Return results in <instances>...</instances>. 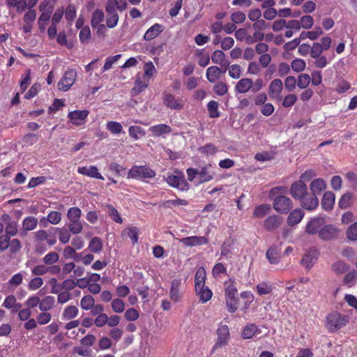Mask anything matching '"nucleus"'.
Instances as JSON below:
<instances>
[{
  "label": "nucleus",
  "instance_id": "obj_1",
  "mask_svg": "<svg viewBox=\"0 0 357 357\" xmlns=\"http://www.w3.org/2000/svg\"><path fill=\"white\" fill-rule=\"evenodd\" d=\"M56 233L52 231L40 229L33 233L34 252L43 255L56 243Z\"/></svg>",
  "mask_w": 357,
  "mask_h": 357
},
{
  "label": "nucleus",
  "instance_id": "obj_2",
  "mask_svg": "<svg viewBox=\"0 0 357 357\" xmlns=\"http://www.w3.org/2000/svg\"><path fill=\"white\" fill-rule=\"evenodd\" d=\"M226 294V304L228 310L230 312H234L241 305H243V310L248 307L249 303L253 300L252 297L249 296V291H242L241 294V298L237 296V291H227Z\"/></svg>",
  "mask_w": 357,
  "mask_h": 357
},
{
  "label": "nucleus",
  "instance_id": "obj_3",
  "mask_svg": "<svg viewBox=\"0 0 357 357\" xmlns=\"http://www.w3.org/2000/svg\"><path fill=\"white\" fill-rule=\"evenodd\" d=\"M349 321L348 315L333 311L326 317V327L330 333H335L345 326Z\"/></svg>",
  "mask_w": 357,
  "mask_h": 357
},
{
  "label": "nucleus",
  "instance_id": "obj_4",
  "mask_svg": "<svg viewBox=\"0 0 357 357\" xmlns=\"http://www.w3.org/2000/svg\"><path fill=\"white\" fill-rule=\"evenodd\" d=\"M156 173L149 165H134L129 170L127 176L128 179L146 181L155 178Z\"/></svg>",
  "mask_w": 357,
  "mask_h": 357
},
{
  "label": "nucleus",
  "instance_id": "obj_5",
  "mask_svg": "<svg viewBox=\"0 0 357 357\" xmlns=\"http://www.w3.org/2000/svg\"><path fill=\"white\" fill-rule=\"evenodd\" d=\"M165 181L170 186L181 191H187L189 189V184L185 178L184 174L179 170L176 169L172 174H168Z\"/></svg>",
  "mask_w": 357,
  "mask_h": 357
},
{
  "label": "nucleus",
  "instance_id": "obj_6",
  "mask_svg": "<svg viewBox=\"0 0 357 357\" xmlns=\"http://www.w3.org/2000/svg\"><path fill=\"white\" fill-rule=\"evenodd\" d=\"M162 102L163 104L171 109L181 110L184 108L185 102L179 97H176L172 93L164 91L162 93Z\"/></svg>",
  "mask_w": 357,
  "mask_h": 357
},
{
  "label": "nucleus",
  "instance_id": "obj_7",
  "mask_svg": "<svg viewBox=\"0 0 357 357\" xmlns=\"http://www.w3.org/2000/svg\"><path fill=\"white\" fill-rule=\"evenodd\" d=\"M293 207L292 201L287 196H277L273 201V208L281 214H287Z\"/></svg>",
  "mask_w": 357,
  "mask_h": 357
},
{
  "label": "nucleus",
  "instance_id": "obj_8",
  "mask_svg": "<svg viewBox=\"0 0 357 357\" xmlns=\"http://www.w3.org/2000/svg\"><path fill=\"white\" fill-rule=\"evenodd\" d=\"M218 338L215 345L213 347V351L222 348L228 344L229 340V330L227 325H221L217 330Z\"/></svg>",
  "mask_w": 357,
  "mask_h": 357
},
{
  "label": "nucleus",
  "instance_id": "obj_9",
  "mask_svg": "<svg viewBox=\"0 0 357 357\" xmlns=\"http://www.w3.org/2000/svg\"><path fill=\"white\" fill-rule=\"evenodd\" d=\"M77 76L75 70H68L58 83L59 90L67 91L74 84Z\"/></svg>",
  "mask_w": 357,
  "mask_h": 357
},
{
  "label": "nucleus",
  "instance_id": "obj_10",
  "mask_svg": "<svg viewBox=\"0 0 357 357\" xmlns=\"http://www.w3.org/2000/svg\"><path fill=\"white\" fill-rule=\"evenodd\" d=\"M340 229L332 225H324L320 230L319 238L323 241H332L338 237Z\"/></svg>",
  "mask_w": 357,
  "mask_h": 357
},
{
  "label": "nucleus",
  "instance_id": "obj_11",
  "mask_svg": "<svg viewBox=\"0 0 357 357\" xmlns=\"http://www.w3.org/2000/svg\"><path fill=\"white\" fill-rule=\"evenodd\" d=\"M325 225V220L321 217H315L309 220L305 226V232L310 235L319 234L320 230Z\"/></svg>",
  "mask_w": 357,
  "mask_h": 357
},
{
  "label": "nucleus",
  "instance_id": "obj_12",
  "mask_svg": "<svg viewBox=\"0 0 357 357\" xmlns=\"http://www.w3.org/2000/svg\"><path fill=\"white\" fill-rule=\"evenodd\" d=\"M89 114V112L86 109L74 110L68 114V118L72 124L79 126L85 123Z\"/></svg>",
  "mask_w": 357,
  "mask_h": 357
},
{
  "label": "nucleus",
  "instance_id": "obj_13",
  "mask_svg": "<svg viewBox=\"0 0 357 357\" xmlns=\"http://www.w3.org/2000/svg\"><path fill=\"white\" fill-rule=\"evenodd\" d=\"M307 192V185L303 181H298L292 183L290 188V194L295 199L300 201Z\"/></svg>",
  "mask_w": 357,
  "mask_h": 357
},
{
  "label": "nucleus",
  "instance_id": "obj_14",
  "mask_svg": "<svg viewBox=\"0 0 357 357\" xmlns=\"http://www.w3.org/2000/svg\"><path fill=\"white\" fill-rule=\"evenodd\" d=\"M283 89V84L281 79H273L268 87V94L273 99L281 100L282 96L281 95Z\"/></svg>",
  "mask_w": 357,
  "mask_h": 357
},
{
  "label": "nucleus",
  "instance_id": "obj_15",
  "mask_svg": "<svg viewBox=\"0 0 357 357\" xmlns=\"http://www.w3.org/2000/svg\"><path fill=\"white\" fill-rule=\"evenodd\" d=\"M283 222V218L278 215L268 216L264 221V227L268 231L276 230Z\"/></svg>",
  "mask_w": 357,
  "mask_h": 357
},
{
  "label": "nucleus",
  "instance_id": "obj_16",
  "mask_svg": "<svg viewBox=\"0 0 357 357\" xmlns=\"http://www.w3.org/2000/svg\"><path fill=\"white\" fill-rule=\"evenodd\" d=\"M179 242L187 247H195L207 244L208 240L205 236H192L182 238Z\"/></svg>",
  "mask_w": 357,
  "mask_h": 357
},
{
  "label": "nucleus",
  "instance_id": "obj_17",
  "mask_svg": "<svg viewBox=\"0 0 357 357\" xmlns=\"http://www.w3.org/2000/svg\"><path fill=\"white\" fill-rule=\"evenodd\" d=\"M301 205L303 208L308 210H314L319 205L317 197L313 194L307 192L302 199H300Z\"/></svg>",
  "mask_w": 357,
  "mask_h": 357
},
{
  "label": "nucleus",
  "instance_id": "obj_18",
  "mask_svg": "<svg viewBox=\"0 0 357 357\" xmlns=\"http://www.w3.org/2000/svg\"><path fill=\"white\" fill-rule=\"evenodd\" d=\"M319 252L315 248H312L307 251L301 259V264L305 268L310 269L317 261Z\"/></svg>",
  "mask_w": 357,
  "mask_h": 357
},
{
  "label": "nucleus",
  "instance_id": "obj_19",
  "mask_svg": "<svg viewBox=\"0 0 357 357\" xmlns=\"http://www.w3.org/2000/svg\"><path fill=\"white\" fill-rule=\"evenodd\" d=\"M206 271L204 268H199L195 275V290H210L208 287H205Z\"/></svg>",
  "mask_w": 357,
  "mask_h": 357
},
{
  "label": "nucleus",
  "instance_id": "obj_20",
  "mask_svg": "<svg viewBox=\"0 0 357 357\" xmlns=\"http://www.w3.org/2000/svg\"><path fill=\"white\" fill-rule=\"evenodd\" d=\"M77 172L80 174L91 177L95 178L100 180H104V177L99 172L97 167L94 165H91L89 167H79L77 169Z\"/></svg>",
  "mask_w": 357,
  "mask_h": 357
},
{
  "label": "nucleus",
  "instance_id": "obj_21",
  "mask_svg": "<svg viewBox=\"0 0 357 357\" xmlns=\"http://www.w3.org/2000/svg\"><path fill=\"white\" fill-rule=\"evenodd\" d=\"M149 84V79L146 77L140 76L139 75H137L136 79L135 81V86L132 89V93L134 96H137L141 92L144 91Z\"/></svg>",
  "mask_w": 357,
  "mask_h": 357
},
{
  "label": "nucleus",
  "instance_id": "obj_22",
  "mask_svg": "<svg viewBox=\"0 0 357 357\" xmlns=\"http://www.w3.org/2000/svg\"><path fill=\"white\" fill-rule=\"evenodd\" d=\"M225 54L222 50H215L211 55L213 63L219 64L223 68V73H226L229 66V61L225 59Z\"/></svg>",
  "mask_w": 357,
  "mask_h": 357
},
{
  "label": "nucleus",
  "instance_id": "obj_23",
  "mask_svg": "<svg viewBox=\"0 0 357 357\" xmlns=\"http://www.w3.org/2000/svg\"><path fill=\"white\" fill-rule=\"evenodd\" d=\"M164 30V26L158 23L151 26L144 33V39L146 41L151 40L157 38Z\"/></svg>",
  "mask_w": 357,
  "mask_h": 357
},
{
  "label": "nucleus",
  "instance_id": "obj_24",
  "mask_svg": "<svg viewBox=\"0 0 357 357\" xmlns=\"http://www.w3.org/2000/svg\"><path fill=\"white\" fill-rule=\"evenodd\" d=\"M149 130L155 137H159L163 135L169 134L172 131L169 126L163 123L151 126Z\"/></svg>",
  "mask_w": 357,
  "mask_h": 357
},
{
  "label": "nucleus",
  "instance_id": "obj_25",
  "mask_svg": "<svg viewBox=\"0 0 357 357\" xmlns=\"http://www.w3.org/2000/svg\"><path fill=\"white\" fill-rule=\"evenodd\" d=\"M305 213L301 208H296L290 212L287 217V224L289 226L298 225L304 218Z\"/></svg>",
  "mask_w": 357,
  "mask_h": 357
},
{
  "label": "nucleus",
  "instance_id": "obj_26",
  "mask_svg": "<svg viewBox=\"0 0 357 357\" xmlns=\"http://www.w3.org/2000/svg\"><path fill=\"white\" fill-rule=\"evenodd\" d=\"M223 73V68L216 66H212L207 68L206 76L208 81L211 83H215L220 79L221 74Z\"/></svg>",
  "mask_w": 357,
  "mask_h": 357
},
{
  "label": "nucleus",
  "instance_id": "obj_27",
  "mask_svg": "<svg viewBox=\"0 0 357 357\" xmlns=\"http://www.w3.org/2000/svg\"><path fill=\"white\" fill-rule=\"evenodd\" d=\"M252 79L250 78L241 79L235 86V91L239 93H246L249 91H252Z\"/></svg>",
  "mask_w": 357,
  "mask_h": 357
},
{
  "label": "nucleus",
  "instance_id": "obj_28",
  "mask_svg": "<svg viewBox=\"0 0 357 357\" xmlns=\"http://www.w3.org/2000/svg\"><path fill=\"white\" fill-rule=\"evenodd\" d=\"M335 194L331 191L326 192L321 199V206L325 211H331L334 206Z\"/></svg>",
  "mask_w": 357,
  "mask_h": 357
},
{
  "label": "nucleus",
  "instance_id": "obj_29",
  "mask_svg": "<svg viewBox=\"0 0 357 357\" xmlns=\"http://www.w3.org/2000/svg\"><path fill=\"white\" fill-rule=\"evenodd\" d=\"M326 188V183L321 178H316L310 183V190L312 194L317 197Z\"/></svg>",
  "mask_w": 357,
  "mask_h": 357
},
{
  "label": "nucleus",
  "instance_id": "obj_30",
  "mask_svg": "<svg viewBox=\"0 0 357 357\" xmlns=\"http://www.w3.org/2000/svg\"><path fill=\"white\" fill-rule=\"evenodd\" d=\"M50 231H52V233H59V241L66 244L69 242L70 239V231L68 229L64 228H58V227H52Z\"/></svg>",
  "mask_w": 357,
  "mask_h": 357
},
{
  "label": "nucleus",
  "instance_id": "obj_31",
  "mask_svg": "<svg viewBox=\"0 0 357 357\" xmlns=\"http://www.w3.org/2000/svg\"><path fill=\"white\" fill-rule=\"evenodd\" d=\"M38 223V221L36 217H26L22 221V229L24 231H32L36 228Z\"/></svg>",
  "mask_w": 357,
  "mask_h": 357
},
{
  "label": "nucleus",
  "instance_id": "obj_32",
  "mask_svg": "<svg viewBox=\"0 0 357 357\" xmlns=\"http://www.w3.org/2000/svg\"><path fill=\"white\" fill-rule=\"evenodd\" d=\"M266 257L268 261L272 264H278L280 261V252L275 246L271 247L266 251Z\"/></svg>",
  "mask_w": 357,
  "mask_h": 357
},
{
  "label": "nucleus",
  "instance_id": "obj_33",
  "mask_svg": "<svg viewBox=\"0 0 357 357\" xmlns=\"http://www.w3.org/2000/svg\"><path fill=\"white\" fill-rule=\"evenodd\" d=\"M3 305L8 309H11L12 313L17 312L22 307L20 303L16 302V298L13 296H7L3 302Z\"/></svg>",
  "mask_w": 357,
  "mask_h": 357
},
{
  "label": "nucleus",
  "instance_id": "obj_34",
  "mask_svg": "<svg viewBox=\"0 0 357 357\" xmlns=\"http://www.w3.org/2000/svg\"><path fill=\"white\" fill-rule=\"evenodd\" d=\"M79 310L75 305L66 307L62 313V319L63 320H71L78 315Z\"/></svg>",
  "mask_w": 357,
  "mask_h": 357
},
{
  "label": "nucleus",
  "instance_id": "obj_35",
  "mask_svg": "<svg viewBox=\"0 0 357 357\" xmlns=\"http://www.w3.org/2000/svg\"><path fill=\"white\" fill-rule=\"evenodd\" d=\"M105 18V14L100 9H96L93 11L91 20V25L95 29L98 24H101Z\"/></svg>",
  "mask_w": 357,
  "mask_h": 357
},
{
  "label": "nucleus",
  "instance_id": "obj_36",
  "mask_svg": "<svg viewBox=\"0 0 357 357\" xmlns=\"http://www.w3.org/2000/svg\"><path fill=\"white\" fill-rule=\"evenodd\" d=\"M105 207L107 208V214L111 218V219L116 222L121 224L123 222V218H121L120 213L116 209V208L112 204H107L105 205Z\"/></svg>",
  "mask_w": 357,
  "mask_h": 357
},
{
  "label": "nucleus",
  "instance_id": "obj_37",
  "mask_svg": "<svg viewBox=\"0 0 357 357\" xmlns=\"http://www.w3.org/2000/svg\"><path fill=\"white\" fill-rule=\"evenodd\" d=\"M139 229L137 227H130L123 230V234L127 235L132 241L133 245L137 243Z\"/></svg>",
  "mask_w": 357,
  "mask_h": 357
},
{
  "label": "nucleus",
  "instance_id": "obj_38",
  "mask_svg": "<svg viewBox=\"0 0 357 357\" xmlns=\"http://www.w3.org/2000/svg\"><path fill=\"white\" fill-rule=\"evenodd\" d=\"M331 268L334 273L340 275L347 272L349 268V266L344 261L338 260L333 264Z\"/></svg>",
  "mask_w": 357,
  "mask_h": 357
},
{
  "label": "nucleus",
  "instance_id": "obj_39",
  "mask_svg": "<svg viewBox=\"0 0 357 357\" xmlns=\"http://www.w3.org/2000/svg\"><path fill=\"white\" fill-rule=\"evenodd\" d=\"M271 210V206L268 204H261L257 206L253 212V217L257 218H264Z\"/></svg>",
  "mask_w": 357,
  "mask_h": 357
},
{
  "label": "nucleus",
  "instance_id": "obj_40",
  "mask_svg": "<svg viewBox=\"0 0 357 357\" xmlns=\"http://www.w3.org/2000/svg\"><path fill=\"white\" fill-rule=\"evenodd\" d=\"M257 331V326L253 324L247 325L242 331L241 337L243 339L252 338Z\"/></svg>",
  "mask_w": 357,
  "mask_h": 357
},
{
  "label": "nucleus",
  "instance_id": "obj_41",
  "mask_svg": "<svg viewBox=\"0 0 357 357\" xmlns=\"http://www.w3.org/2000/svg\"><path fill=\"white\" fill-rule=\"evenodd\" d=\"M89 249L94 253H99L102 250V241L99 237H93L89 244Z\"/></svg>",
  "mask_w": 357,
  "mask_h": 357
},
{
  "label": "nucleus",
  "instance_id": "obj_42",
  "mask_svg": "<svg viewBox=\"0 0 357 357\" xmlns=\"http://www.w3.org/2000/svg\"><path fill=\"white\" fill-rule=\"evenodd\" d=\"M227 70L229 77L232 79H238L242 75V68L238 64H229Z\"/></svg>",
  "mask_w": 357,
  "mask_h": 357
},
{
  "label": "nucleus",
  "instance_id": "obj_43",
  "mask_svg": "<svg viewBox=\"0 0 357 357\" xmlns=\"http://www.w3.org/2000/svg\"><path fill=\"white\" fill-rule=\"evenodd\" d=\"M68 230L73 234H78L82 232L83 229L82 222L79 220H69L68 225Z\"/></svg>",
  "mask_w": 357,
  "mask_h": 357
},
{
  "label": "nucleus",
  "instance_id": "obj_44",
  "mask_svg": "<svg viewBox=\"0 0 357 357\" xmlns=\"http://www.w3.org/2000/svg\"><path fill=\"white\" fill-rule=\"evenodd\" d=\"M54 298L53 296H46L39 303V309L45 312L50 310L54 304Z\"/></svg>",
  "mask_w": 357,
  "mask_h": 357
},
{
  "label": "nucleus",
  "instance_id": "obj_45",
  "mask_svg": "<svg viewBox=\"0 0 357 357\" xmlns=\"http://www.w3.org/2000/svg\"><path fill=\"white\" fill-rule=\"evenodd\" d=\"M353 195L351 192L344 193L339 200L338 206L342 209L349 207L352 203Z\"/></svg>",
  "mask_w": 357,
  "mask_h": 357
},
{
  "label": "nucleus",
  "instance_id": "obj_46",
  "mask_svg": "<svg viewBox=\"0 0 357 357\" xmlns=\"http://www.w3.org/2000/svg\"><path fill=\"white\" fill-rule=\"evenodd\" d=\"M75 283L82 289L89 287L88 290H100V286L98 284H89L87 278L78 279Z\"/></svg>",
  "mask_w": 357,
  "mask_h": 357
},
{
  "label": "nucleus",
  "instance_id": "obj_47",
  "mask_svg": "<svg viewBox=\"0 0 357 357\" xmlns=\"http://www.w3.org/2000/svg\"><path fill=\"white\" fill-rule=\"evenodd\" d=\"M128 133L130 137L135 140H137L139 136H144L146 132L140 126H132L128 129Z\"/></svg>",
  "mask_w": 357,
  "mask_h": 357
},
{
  "label": "nucleus",
  "instance_id": "obj_48",
  "mask_svg": "<svg viewBox=\"0 0 357 357\" xmlns=\"http://www.w3.org/2000/svg\"><path fill=\"white\" fill-rule=\"evenodd\" d=\"M106 128L114 135L120 134L123 131L121 124L117 121H108L106 124Z\"/></svg>",
  "mask_w": 357,
  "mask_h": 357
},
{
  "label": "nucleus",
  "instance_id": "obj_49",
  "mask_svg": "<svg viewBox=\"0 0 357 357\" xmlns=\"http://www.w3.org/2000/svg\"><path fill=\"white\" fill-rule=\"evenodd\" d=\"M198 150L202 154L206 155H213L217 153L218 148L215 144L209 143L204 146H200Z\"/></svg>",
  "mask_w": 357,
  "mask_h": 357
},
{
  "label": "nucleus",
  "instance_id": "obj_50",
  "mask_svg": "<svg viewBox=\"0 0 357 357\" xmlns=\"http://www.w3.org/2000/svg\"><path fill=\"white\" fill-rule=\"evenodd\" d=\"M219 105L218 102L215 100H211L207 105V109L209 112V116L211 118H217L220 116V112H218Z\"/></svg>",
  "mask_w": 357,
  "mask_h": 357
},
{
  "label": "nucleus",
  "instance_id": "obj_51",
  "mask_svg": "<svg viewBox=\"0 0 357 357\" xmlns=\"http://www.w3.org/2000/svg\"><path fill=\"white\" fill-rule=\"evenodd\" d=\"M291 67L294 72L300 73L305 70L306 63L302 59H296L291 61Z\"/></svg>",
  "mask_w": 357,
  "mask_h": 357
},
{
  "label": "nucleus",
  "instance_id": "obj_52",
  "mask_svg": "<svg viewBox=\"0 0 357 357\" xmlns=\"http://www.w3.org/2000/svg\"><path fill=\"white\" fill-rule=\"evenodd\" d=\"M82 215V211L77 206L70 208L67 212V218L68 220H79Z\"/></svg>",
  "mask_w": 357,
  "mask_h": 357
},
{
  "label": "nucleus",
  "instance_id": "obj_53",
  "mask_svg": "<svg viewBox=\"0 0 357 357\" xmlns=\"http://www.w3.org/2000/svg\"><path fill=\"white\" fill-rule=\"evenodd\" d=\"M346 236L348 240L351 241H357V222L351 224L346 231Z\"/></svg>",
  "mask_w": 357,
  "mask_h": 357
},
{
  "label": "nucleus",
  "instance_id": "obj_54",
  "mask_svg": "<svg viewBox=\"0 0 357 357\" xmlns=\"http://www.w3.org/2000/svg\"><path fill=\"white\" fill-rule=\"evenodd\" d=\"M59 259V255L56 252H50L47 253L43 258V261L46 265H52L56 263Z\"/></svg>",
  "mask_w": 357,
  "mask_h": 357
},
{
  "label": "nucleus",
  "instance_id": "obj_55",
  "mask_svg": "<svg viewBox=\"0 0 357 357\" xmlns=\"http://www.w3.org/2000/svg\"><path fill=\"white\" fill-rule=\"evenodd\" d=\"M297 86L300 89H307L310 82V76L308 74L303 73L298 75Z\"/></svg>",
  "mask_w": 357,
  "mask_h": 357
},
{
  "label": "nucleus",
  "instance_id": "obj_56",
  "mask_svg": "<svg viewBox=\"0 0 357 357\" xmlns=\"http://www.w3.org/2000/svg\"><path fill=\"white\" fill-rule=\"evenodd\" d=\"M5 232L12 236L17 235L18 232V222L16 220L10 222L5 225Z\"/></svg>",
  "mask_w": 357,
  "mask_h": 357
},
{
  "label": "nucleus",
  "instance_id": "obj_57",
  "mask_svg": "<svg viewBox=\"0 0 357 357\" xmlns=\"http://www.w3.org/2000/svg\"><path fill=\"white\" fill-rule=\"evenodd\" d=\"M95 304V300L92 296L88 295L84 296L81 300V307L82 309L88 310H90Z\"/></svg>",
  "mask_w": 357,
  "mask_h": 357
},
{
  "label": "nucleus",
  "instance_id": "obj_58",
  "mask_svg": "<svg viewBox=\"0 0 357 357\" xmlns=\"http://www.w3.org/2000/svg\"><path fill=\"white\" fill-rule=\"evenodd\" d=\"M91 30L89 26H84L80 30L79 33V40L82 43H88L89 39L91 38Z\"/></svg>",
  "mask_w": 357,
  "mask_h": 357
},
{
  "label": "nucleus",
  "instance_id": "obj_59",
  "mask_svg": "<svg viewBox=\"0 0 357 357\" xmlns=\"http://www.w3.org/2000/svg\"><path fill=\"white\" fill-rule=\"evenodd\" d=\"M47 220L52 225H57L61 220V213L56 211H52L47 214Z\"/></svg>",
  "mask_w": 357,
  "mask_h": 357
},
{
  "label": "nucleus",
  "instance_id": "obj_60",
  "mask_svg": "<svg viewBox=\"0 0 357 357\" xmlns=\"http://www.w3.org/2000/svg\"><path fill=\"white\" fill-rule=\"evenodd\" d=\"M196 56L198 58V64L202 67L206 66L210 61V57L208 54H204V51L200 50L196 53Z\"/></svg>",
  "mask_w": 357,
  "mask_h": 357
},
{
  "label": "nucleus",
  "instance_id": "obj_61",
  "mask_svg": "<svg viewBox=\"0 0 357 357\" xmlns=\"http://www.w3.org/2000/svg\"><path fill=\"white\" fill-rule=\"evenodd\" d=\"M324 51L321 47L320 43H313L312 45H311L310 56L313 59L319 57V56L323 55L322 54Z\"/></svg>",
  "mask_w": 357,
  "mask_h": 357
},
{
  "label": "nucleus",
  "instance_id": "obj_62",
  "mask_svg": "<svg viewBox=\"0 0 357 357\" xmlns=\"http://www.w3.org/2000/svg\"><path fill=\"white\" fill-rule=\"evenodd\" d=\"M11 237L12 236L6 233L0 236V251L3 252L8 248Z\"/></svg>",
  "mask_w": 357,
  "mask_h": 357
},
{
  "label": "nucleus",
  "instance_id": "obj_63",
  "mask_svg": "<svg viewBox=\"0 0 357 357\" xmlns=\"http://www.w3.org/2000/svg\"><path fill=\"white\" fill-rule=\"evenodd\" d=\"M231 20L234 24H241L246 19L245 13L242 11H236L231 14Z\"/></svg>",
  "mask_w": 357,
  "mask_h": 357
},
{
  "label": "nucleus",
  "instance_id": "obj_64",
  "mask_svg": "<svg viewBox=\"0 0 357 357\" xmlns=\"http://www.w3.org/2000/svg\"><path fill=\"white\" fill-rule=\"evenodd\" d=\"M226 272V267L222 263H217L212 270V274L215 278H220L221 274H225Z\"/></svg>",
  "mask_w": 357,
  "mask_h": 357
}]
</instances>
